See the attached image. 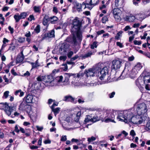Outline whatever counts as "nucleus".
<instances>
[{"label":"nucleus","instance_id":"obj_46","mask_svg":"<svg viewBox=\"0 0 150 150\" xmlns=\"http://www.w3.org/2000/svg\"><path fill=\"white\" fill-rule=\"evenodd\" d=\"M34 30L37 33H38L40 32V27L39 25H38L35 28Z\"/></svg>","mask_w":150,"mask_h":150},{"label":"nucleus","instance_id":"obj_44","mask_svg":"<svg viewBox=\"0 0 150 150\" xmlns=\"http://www.w3.org/2000/svg\"><path fill=\"white\" fill-rule=\"evenodd\" d=\"M117 10V9H114L113 11V14L115 15V18H116V17H117V18L118 19H119V18H120V17L117 16V13L116 12V11Z\"/></svg>","mask_w":150,"mask_h":150},{"label":"nucleus","instance_id":"obj_56","mask_svg":"<svg viewBox=\"0 0 150 150\" xmlns=\"http://www.w3.org/2000/svg\"><path fill=\"white\" fill-rule=\"evenodd\" d=\"M68 45L66 44H63L62 45L61 47V49H63L64 50H66L68 47Z\"/></svg>","mask_w":150,"mask_h":150},{"label":"nucleus","instance_id":"obj_48","mask_svg":"<svg viewBox=\"0 0 150 150\" xmlns=\"http://www.w3.org/2000/svg\"><path fill=\"white\" fill-rule=\"evenodd\" d=\"M97 42H94L91 45L90 47L92 49H94V48H96L97 47Z\"/></svg>","mask_w":150,"mask_h":150},{"label":"nucleus","instance_id":"obj_23","mask_svg":"<svg viewBox=\"0 0 150 150\" xmlns=\"http://www.w3.org/2000/svg\"><path fill=\"white\" fill-rule=\"evenodd\" d=\"M54 36V30L53 29L51 31L45 34V37L49 38H51Z\"/></svg>","mask_w":150,"mask_h":150},{"label":"nucleus","instance_id":"obj_25","mask_svg":"<svg viewBox=\"0 0 150 150\" xmlns=\"http://www.w3.org/2000/svg\"><path fill=\"white\" fill-rule=\"evenodd\" d=\"M49 21L52 24H54L56 23V22L58 20V18L55 16H53L49 17Z\"/></svg>","mask_w":150,"mask_h":150},{"label":"nucleus","instance_id":"obj_5","mask_svg":"<svg viewBox=\"0 0 150 150\" xmlns=\"http://www.w3.org/2000/svg\"><path fill=\"white\" fill-rule=\"evenodd\" d=\"M147 106L145 103H142L138 105L137 111L138 115H144L147 112Z\"/></svg>","mask_w":150,"mask_h":150},{"label":"nucleus","instance_id":"obj_57","mask_svg":"<svg viewBox=\"0 0 150 150\" xmlns=\"http://www.w3.org/2000/svg\"><path fill=\"white\" fill-rule=\"evenodd\" d=\"M25 41V38H24L21 37L18 39V41L19 42L22 43Z\"/></svg>","mask_w":150,"mask_h":150},{"label":"nucleus","instance_id":"obj_20","mask_svg":"<svg viewBox=\"0 0 150 150\" xmlns=\"http://www.w3.org/2000/svg\"><path fill=\"white\" fill-rule=\"evenodd\" d=\"M125 20L130 22H133L136 19L135 16L130 14L129 16H127L125 18Z\"/></svg>","mask_w":150,"mask_h":150},{"label":"nucleus","instance_id":"obj_36","mask_svg":"<svg viewBox=\"0 0 150 150\" xmlns=\"http://www.w3.org/2000/svg\"><path fill=\"white\" fill-rule=\"evenodd\" d=\"M145 129L149 132H150V120H149L146 124Z\"/></svg>","mask_w":150,"mask_h":150},{"label":"nucleus","instance_id":"obj_24","mask_svg":"<svg viewBox=\"0 0 150 150\" xmlns=\"http://www.w3.org/2000/svg\"><path fill=\"white\" fill-rule=\"evenodd\" d=\"M49 21V17L47 16H45L43 20V24L44 25H47Z\"/></svg>","mask_w":150,"mask_h":150},{"label":"nucleus","instance_id":"obj_58","mask_svg":"<svg viewBox=\"0 0 150 150\" xmlns=\"http://www.w3.org/2000/svg\"><path fill=\"white\" fill-rule=\"evenodd\" d=\"M79 56L78 55H75L73 57L71 58L70 59V61H72L75 60L76 59H77L78 58Z\"/></svg>","mask_w":150,"mask_h":150},{"label":"nucleus","instance_id":"obj_38","mask_svg":"<svg viewBox=\"0 0 150 150\" xmlns=\"http://www.w3.org/2000/svg\"><path fill=\"white\" fill-rule=\"evenodd\" d=\"M20 15L21 19H24L28 15L27 12H24L21 13L20 14Z\"/></svg>","mask_w":150,"mask_h":150},{"label":"nucleus","instance_id":"obj_42","mask_svg":"<svg viewBox=\"0 0 150 150\" xmlns=\"http://www.w3.org/2000/svg\"><path fill=\"white\" fill-rule=\"evenodd\" d=\"M32 68H35L38 67H39V65L38 63V60H37L36 62L35 63H32Z\"/></svg>","mask_w":150,"mask_h":150},{"label":"nucleus","instance_id":"obj_45","mask_svg":"<svg viewBox=\"0 0 150 150\" xmlns=\"http://www.w3.org/2000/svg\"><path fill=\"white\" fill-rule=\"evenodd\" d=\"M81 141V140L80 139H77L75 138H72L71 139V142L72 143L75 142L77 143H79Z\"/></svg>","mask_w":150,"mask_h":150},{"label":"nucleus","instance_id":"obj_18","mask_svg":"<svg viewBox=\"0 0 150 150\" xmlns=\"http://www.w3.org/2000/svg\"><path fill=\"white\" fill-rule=\"evenodd\" d=\"M75 98L71 96H66L64 97L63 100L66 102H74Z\"/></svg>","mask_w":150,"mask_h":150},{"label":"nucleus","instance_id":"obj_17","mask_svg":"<svg viewBox=\"0 0 150 150\" xmlns=\"http://www.w3.org/2000/svg\"><path fill=\"white\" fill-rule=\"evenodd\" d=\"M95 52L94 51H88L86 54L82 55L81 57L85 59L87 58L91 57V56L94 54Z\"/></svg>","mask_w":150,"mask_h":150},{"label":"nucleus","instance_id":"obj_15","mask_svg":"<svg viewBox=\"0 0 150 150\" xmlns=\"http://www.w3.org/2000/svg\"><path fill=\"white\" fill-rule=\"evenodd\" d=\"M136 19L141 21H142L146 17V15L143 13H138L135 15Z\"/></svg>","mask_w":150,"mask_h":150},{"label":"nucleus","instance_id":"obj_51","mask_svg":"<svg viewBox=\"0 0 150 150\" xmlns=\"http://www.w3.org/2000/svg\"><path fill=\"white\" fill-rule=\"evenodd\" d=\"M28 20L29 21H31L32 20H35V18L34 16L33 15H30L29 16V17L28 18Z\"/></svg>","mask_w":150,"mask_h":150},{"label":"nucleus","instance_id":"obj_35","mask_svg":"<svg viewBox=\"0 0 150 150\" xmlns=\"http://www.w3.org/2000/svg\"><path fill=\"white\" fill-rule=\"evenodd\" d=\"M99 2V0H91L90 2V4L93 6H95L98 4Z\"/></svg>","mask_w":150,"mask_h":150},{"label":"nucleus","instance_id":"obj_4","mask_svg":"<svg viewBox=\"0 0 150 150\" xmlns=\"http://www.w3.org/2000/svg\"><path fill=\"white\" fill-rule=\"evenodd\" d=\"M131 113V110H125L118 114L117 118L119 121L128 122V117Z\"/></svg>","mask_w":150,"mask_h":150},{"label":"nucleus","instance_id":"obj_60","mask_svg":"<svg viewBox=\"0 0 150 150\" xmlns=\"http://www.w3.org/2000/svg\"><path fill=\"white\" fill-rule=\"evenodd\" d=\"M115 92L114 91L112 92V93H110L109 94V96L110 98H113L115 94Z\"/></svg>","mask_w":150,"mask_h":150},{"label":"nucleus","instance_id":"obj_1","mask_svg":"<svg viewBox=\"0 0 150 150\" xmlns=\"http://www.w3.org/2000/svg\"><path fill=\"white\" fill-rule=\"evenodd\" d=\"M79 19V18L76 17L72 21L73 26L71 31L74 33H76L77 38V39H76L74 37H73V42L74 44H75L78 41L81 42L82 40V33L80 31L81 23Z\"/></svg>","mask_w":150,"mask_h":150},{"label":"nucleus","instance_id":"obj_2","mask_svg":"<svg viewBox=\"0 0 150 150\" xmlns=\"http://www.w3.org/2000/svg\"><path fill=\"white\" fill-rule=\"evenodd\" d=\"M98 76L101 80H104L105 83H106L111 81L110 77L108 74V70L106 68H104L100 70L98 73Z\"/></svg>","mask_w":150,"mask_h":150},{"label":"nucleus","instance_id":"obj_63","mask_svg":"<svg viewBox=\"0 0 150 150\" xmlns=\"http://www.w3.org/2000/svg\"><path fill=\"white\" fill-rule=\"evenodd\" d=\"M8 29L10 31L11 34H13L14 32V29L13 28H12L11 26H9L8 27Z\"/></svg>","mask_w":150,"mask_h":150},{"label":"nucleus","instance_id":"obj_41","mask_svg":"<svg viewBox=\"0 0 150 150\" xmlns=\"http://www.w3.org/2000/svg\"><path fill=\"white\" fill-rule=\"evenodd\" d=\"M89 122H91V117L89 115H87L86 117L85 118L84 122L85 123H86Z\"/></svg>","mask_w":150,"mask_h":150},{"label":"nucleus","instance_id":"obj_54","mask_svg":"<svg viewBox=\"0 0 150 150\" xmlns=\"http://www.w3.org/2000/svg\"><path fill=\"white\" fill-rule=\"evenodd\" d=\"M134 44L135 45H140L142 44V42L140 41L135 40L134 41Z\"/></svg>","mask_w":150,"mask_h":150},{"label":"nucleus","instance_id":"obj_59","mask_svg":"<svg viewBox=\"0 0 150 150\" xmlns=\"http://www.w3.org/2000/svg\"><path fill=\"white\" fill-rule=\"evenodd\" d=\"M130 134L131 135L133 136V137H134V136H135L136 135L135 133L134 130L133 129H132L131 131Z\"/></svg>","mask_w":150,"mask_h":150},{"label":"nucleus","instance_id":"obj_27","mask_svg":"<svg viewBox=\"0 0 150 150\" xmlns=\"http://www.w3.org/2000/svg\"><path fill=\"white\" fill-rule=\"evenodd\" d=\"M60 109V108L58 107L56 108H52L51 110L53 112L55 116H56L59 113Z\"/></svg>","mask_w":150,"mask_h":150},{"label":"nucleus","instance_id":"obj_32","mask_svg":"<svg viewBox=\"0 0 150 150\" xmlns=\"http://www.w3.org/2000/svg\"><path fill=\"white\" fill-rule=\"evenodd\" d=\"M16 22L17 23L21 19V18L19 13H17L15 15L13 16Z\"/></svg>","mask_w":150,"mask_h":150},{"label":"nucleus","instance_id":"obj_14","mask_svg":"<svg viewBox=\"0 0 150 150\" xmlns=\"http://www.w3.org/2000/svg\"><path fill=\"white\" fill-rule=\"evenodd\" d=\"M63 79V76H62L57 77L56 79L54 80L55 82H54V86L57 85L58 86H61V83H62V81Z\"/></svg>","mask_w":150,"mask_h":150},{"label":"nucleus","instance_id":"obj_47","mask_svg":"<svg viewBox=\"0 0 150 150\" xmlns=\"http://www.w3.org/2000/svg\"><path fill=\"white\" fill-rule=\"evenodd\" d=\"M96 140V138L93 136L88 138V141L89 142H91L95 140Z\"/></svg>","mask_w":150,"mask_h":150},{"label":"nucleus","instance_id":"obj_31","mask_svg":"<svg viewBox=\"0 0 150 150\" xmlns=\"http://www.w3.org/2000/svg\"><path fill=\"white\" fill-rule=\"evenodd\" d=\"M66 123L65 122H63L62 125V126L64 129L66 130L71 131L75 129V128H68L66 127V125H65Z\"/></svg>","mask_w":150,"mask_h":150},{"label":"nucleus","instance_id":"obj_28","mask_svg":"<svg viewBox=\"0 0 150 150\" xmlns=\"http://www.w3.org/2000/svg\"><path fill=\"white\" fill-rule=\"evenodd\" d=\"M24 92L22 91L21 89L16 91L15 93V94L16 96L19 95L20 97H22L24 95Z\"/></svg>","mask_w":150,"mask_h":150},{"label":"nucleus","instance_id":"obj_21","mask_svg":"<svg viewBox=\"0 0 150 150\" xmlns=\"http://www.w3.org/2000/svg\"><path fill=\"white\" fill-rule=\"evenodd\" d=\"M4 111L8 116L11 115V113L13 111L12 108L11 107L9 106V105L4 109Z\"/></svg>","mask_w":150,"mask_h":150},{"label":"nucleus","instance_id":"obj_7","mask_svg":"<svg viewBox=\"0 0 150 150\" xmlns=\"http://www.w3.org/2000/svg\"><path fill=\"white\" fill-rule=\"evenodd\" d=\"M18 109L22 111H26L28 113H30L31 111V107L25 102L23 101L19 105Z\"/></svg>","mask_w":150,"mask_h":150},{"label":"nucleus","instance_id":"obj_3","mask_svg":"<svg viewBox=\"0 0 150 150\" xmlns=\"http://www.w3.org/2000/svg\"><path fill=\"white\" fill-rule=\"evenodd\" d=\"M133 112L131 111V115L128 118V122H131L135 125L140 124L142 123L144 120H143L140 115H137L134 116Z\"/></svg>","mask_w":150,"mask_h":150},{"label":"nucleus","instance_id":"obj_22","mask_svg":"<svg viewBox=\"0 0 150 150\" xmlns=\"http://www.w3.org/2000/svg\"><path fill=\"white\" fill-rule=\"evenodd\" d=\"M71 84L73 86L75 87H81L83 86V84L82 83H81L79 81H76L74 80L71 82Z\"/></svg>","mask_w":150,"mask_h":150},{"label":"nucleus","instance_id":"obj_13","mask_svg":"<svg viewBox=\"0 0 150 150\" xmlns=\"http://www.w3.org/2000/svg\"><path fill=\"white\" fill-rule=\"evenodd\" d=\"M130 69L129 67H125L121 75L123 76L124 78H125L128 76L129 74L130 75V73L129 71Z\"/></svg>","mask_w":150,"mask_h":150},{"label":"nucleus","instance_id":"obj_40","mask_svg":"<svg viewBox=\"0 0 150 150\" xmlns=\"http://www.w3.org/2000/svg\"><path fill=\"white\" fill-rule=\"evenodd\" d=\"M122 33V32L121 31H120L117 33L115 38V39L117 40H119L120 37L121 36Z\"/></svg>","mask_w":150,"mask_h":150},{"label":"nucleus","instance_id":"obj_34","mask_svg":"<svg viewBox=\"0 0 150 150\" xmlns=\"http://www.w3.org/2000/svg\"><path fill=\"white\" fill-rule=\"evenodd\" d=\"M81 115V113L80 111H79L77 112L76 114V117L74 118V120L75 122H78L79 121Z\"/></svg>","mask_w":150,"mask_h":150},{"label":"nucleus","instance_id":"obj_64","mask_svg":"<svg viewBox=\"0 0 150 150\" xmlns=\"http://www.w3.org/2000/svg\"><path fill=\"white\" fill-rule=\"evenodd\" d=\"M144 55L146 56L147 57L150 59V53L148 52L147 53H144L143 54Z\"/></svg>","mask_w":150,"mask_h":150},{"label":"nucleus","instance_id":"obj_12","mask_svg":"<svg viewBox=\"0 0 150 150\" xmlns=\"http://www.w3.org/2000/svg\"><path fill=\"white\" fill-rule=\"evenodd\" d=\"M71 74L70 73L65 74L64 79L62 83H61V86H67L69 84V78L70 76H71Z\"/></svg>","mask_w":150,"mask_h":150},{"label":"nucleus","instance_id":"obj_16","mask_svg":"<svg viewBox=\"0 0 150 150\" xmlns=\"http://www.w3.org/2000/svg\"><path fill=\"white\" fill-rule=\"evenodd\" d=\"M45 82L50 84V85L52 86H54V82H55V81L53 79V78L51 75H49L47 76V80Z\"/></svg>","mask_w":150,"mask_h":150},{"label":"nucleus","instance_id":"obj_11","mask_svg":"<svg viewBox=\"0 0 150 150\" xmlns=\"http://www.w3.org/2000/svg\"><path fill=\"white\" fill-rule=\"evenodd\" d=\"M99 68L96 67L93 69H90L88 71L86 75L87 76H94L96 74L97 76H98V73L100 71L98 70Z\"/></svg>","mask_w":150,"mask_h":150},{"label":"nucleus","instance_id":"obj_53","mask_svg":"<svg viewBox=\"0 0 150 150\" xmlns=\"http://www.w3.org/2000/svg\"><path fill=\"white\" fill-rule=\"evenodd\" d=\"M9 93V92L8 91H6L4 93L3 96L5 98H6L8 97Z\"/></svg>","mask_w":150,"mask_h":150},{"label":"nucleus","instance_id":"obj_61","mask_svg":"<svg viewBox=\"0 0 150 150\" xmlns=\"http://www.w3.org/2000/svg\"><path fill=\"white\" fill-rule=\"evenodd\" d=\"M67 58V56H61L59 57V59L60 60H63V61H65L66 60Z\"/></svg>","mask_w":150,"mask_h":150},{"label":"nucleus","instance_id":"obj_33","mask_svg":"<svg viewBox=\"0 0 150 150\" xmlns=\"http://www.w3.org/2000/svg\"><path fill=\"white\" fill-rule=\"evenodd\" d=\"M94 6L91 5V4H89L88 3H85L84 2V8H87L89 10H91Z\"/></svg>","mask_w":150,"mask_h":150},{"label":"nucleus","instance_id":"obj_19","mask_svg":"<svg viewBox=\"0 0 150 150\" xmlns=\"http://www.w3.org/2000/svg\"><path fill=\"white\" fill-rule=\"evenodd\" d=\"M83 7L84 8V2L82 4L76 3L75 8L77 11L79 12L82 11V8Z\"/></svg>","mask_w":150,"mask_h":150},{"label":"nucleus","instance_id":"obj_49","mask_svg":"<svg viewBox=\"0 0 150 150\" xmlns=\"http://www.w3.org/2000/svg\"><path fill=\"white\" fill-rule=\"evenodd\" d=\"M102 21L103 23H105L108 21V19L106 16H104L102 18Z\"/></svg>","mask_w":150,"mask_h":150},{"label":"nucleus","instance_id":"obj_8","mask_svg":"<svg viewBox=\"0 0 150 150\" xmlns=\"http://www.w3.org/2000/svg\"><path fill=\"white\" fill-rule=\"evenodd\" d=\"M122 62L120 59H115L112 62L111 68L114 70L119 69L122 65Z\"/></svg>","mask_w":150,"mask_h":150},{"label":"nucleus","instance_id":"obj_9","mask_svg":"<svg viewBox=\"0 0 150 150\" xmlns=\"http://www.w3.org/2000/svg\"><path fill=\"white\" fill-rule=\"evenodd\" d=\"M142 68L141 64L137 63L132 70L130 72V75L132 76H135Z\"/></svg>","mask_w":150,"mask_h":150},{"label":"nucleus","instance_id":"obj_30","mask_svg":"<svg viewBox=\"0 0 150 150\" xmlns=\"http://www.w3.org/2000/svg\"><path fill=\"white\" fill-rule=\"evenodd\" d=\"M8 105L7 103H0V109L1 110H3L5 109L6 107L8 106Z\"/></svg>","mask_w":150,"mask_h":150},{"label":"nucleus","instance_id":"obj_62","mask_svg":"<svg viewBox=\"0 0 150 150\" xmlns=\"http://www.w3.org/2000/svg\"><path fill=\"white\" fill-rule=\"evenodd\" d=\"M116 45L117 46L119 47H120V48H122L123 47V45H122V44L120 42H116Z\"/></svg>","mask_w":150,"mask_h":150},{"label":"nucleus","instance_id":"obj_10","mask_svg":"<svg viewBox=\"0 0 150 150\" xmlns=\"http://www.w3.org/2000/svg\"><path fill=\"white\" fill-rule=\"evenodd\" d=\"M25 100L27 103H34L38 101V98L35 96L28 95L26 97Z\"/></svg>","mask_w":150,"mask_h":150},{"label":"nucleus","instance_id":"obj_55","mask_svg":"<svg viewBox=\"0 0 150 150\" xmlns=\"http://www.w3.org/2000/svg\"><path fill=\"white\" fill-rule=\"evenodd\" d=\"M97 120V118L96 117H93V118H91V122L93 123L96 122Z\"/></svg>","mask_w":150,"mask_h":150},{"label":"nucleus","instance_id":"obj_37","mask_svg":"<svg viewBox=\"0 0 150 150\" xmlns=\"http://www.w3.org/2000/svg\"><path fill=\"white\" fill-rule=\"evenodd\" d=\"M71 74V76H74V77H76L79 78L82 76V73L81 72H80L77 74Z\"/></svg>","mask_w":150,"mask_h":150},{"label":"nucleus","instance_id":"obj_43","mask_svg":"<svg viewBox=\"0 0 150 150\" xmlns=\"http://www.w3.org/2000/svg\"><path fill=\"white\" fill-rule=\"evenodd\" d=\"M25 135L27 137L29 136L30 134L31 131L30 129H25Z\"/></svg>","mask_w":150,"mask_h":150},{"label":"nucleus","instance_id":"obj_29","mask_svg":"<svg viewBox=\"0 0 150 150\" xmlns=\"http://www.w3.org/2000/svg\"><path fill=\"white\" fill-rule=\"evenodd\" d=\"M41 6H35L33 7L34 12L36 13H40L41 11Z\"/></svg>","mask_w":150,"mask_h":150},{"label":"nucleus","instance_id":"obj_52","mask_svg":"<svg viewBox=\"0 0 150 150\" xmlns=\"http://www.w3.org/2000/svg\"><path fill=\"white\" fill-rule=\"evenodd\" d=\"M67 140V137L66 135H62L61 138L60 140L61 141H65Z\"/></svg>","mask_w":150,"mask_h":150},{"label":"nucleus","instance_id":"obj_6","mask_svg":"<svg viewBox=\"0 0 150 150\" xmlns=\"http://www.w3.org/2000/svg\"><path fill=\"white\" fill-rule=\"evenodd\" d=\"M107 116L105 117V121L106 122H115L114 121L115 118L114 113H116L115 111L113 110H107L105 112Z\"/></svg>","mask_w":150,"mask_h":150},{"label":"nucleus","instance_id":"obj_39","mask_svg":"<svg viewBox=\"0 0 150 150\" xmlns=\"http://www.w3.org/2000/svg\"><path fill=\"white\" fill-rule=\"evenodd\" d=\"M144 83H150V76H145L144 78Z\"/></svg>","mask_w":150,"mask_h":150},{"label":"nucleus","instance_id":"obj_50","mask_svg":"<svg viewBox=\"0 0 150 150\" xmlns=\"http://www.w3.org/2000/svg\"><path fill=\"white\" fill-rule=\"evenodd\" d=\"M74 54V52L72 51H70L69 52H68L67 53V56L68 57L70 58Z\"/></svg>","mask_w":150,"mask_h":150},{"label":"nucleus","instance_id":"obj_26","mask_svg":"<svg viewBox=\"0 0 150 150\" xmlns=\"http://www.w3.org/2000/svg\"><path fill=\"white\" fill-rule=\"evenodd\" d=\"M24 58V56H21V54H18L16 59V63H19L23 62Z\"/></svg>","mask_w":150,"mask_h":150}]
</instances>
